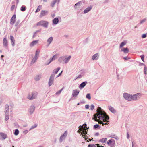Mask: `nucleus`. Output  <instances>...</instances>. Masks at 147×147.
<instances>
[{"label":"nucleus","instance_id":"f704fd0d","mask_svg":"<svg viewBox=\"0 0 147 147\" xmlns=\"http://www.w3.org/2000/svg\"><path fill=\"white\" fill-rule=\"evenodd\" d=\"M19 131L18 129H16L15 130V132H14V134L15 135H17L18 134H19Z\"/></svg>","mask_w":147,"mask_h":147},{"label":"nucleus","instance_id":"052dcab7","mask_svg":"<svg viewBox=\"0 0 147 147\" xmlns=\"http://www.w3.org/2000/svg\"><path fill=\"white\" fill-rule=\"evenodd\" d=\"M96 145H97V146L98 147H100V146H99V144H96Z\"/></svg>","mask_w":147,"mask_h":147},{"label":"nucleus","instance_id":"4be33fe9","mask_svg":"<svg viewBox=\"0 0 147 147\" xmlns=\"http://www.w3.org/2000/svg\"><path fill=\"white\" fill-rule=\"evenodd\" d=\"M121 51L124 52L125 53H127L129 52V50L127 48H124L121 49Z\"/></svg>","mask_w":147,"mask_h":147},{"label":"nucleus","instance_id":"6ab92c4d","mask_svg":"<svg viewBox=\"0 0 147 147\" xmlns=\"http://www.w3.org/2000/svg\"><path fill=\"white\" fill-rule=\"evenodd\" d=\"M38 42V40L33 41L30 44L31 46H33L35 45L36 44H37Z\"/></svg>","mask_w":147,"mask_h":147},{"label":"nucleus","instance_id":"774afa93","mask_svg":"<svg viewBox=\"0 0 147 147\" xmlns=\"http://www.w3.org/2000/svg\"><path fill=\"white\" fill-rule=\"evenodd\" d=\"M1 57H3V55H2L1 56Z\"/></svg>","mask_w":147,"mask_h":147},{"label":"nucleus","instance_id":"7ed1b4c3","mask_svg":"<svg viewBox=\"0 0 147 147\" xmlns=\"http://www.w3.org/2000/svg\"><path fill=\"white\" fill-rule=\"evenodd\" d=\"M141 94H137L133 96H131V101L132 100H136L139 98Z\"/></svg>","mask_w":147,"mask_h":147},{"label":"nucleus","instance_id":"37998d69","mask_svg":"<svg viewBox=\"0 0 147 147\" xmlns=\"http://www.w3.org/2000/svg\"><path fill=\"white\" fill-rule=\"evenodd\" d=\"M9 115H6L5 118V121L9 119Z\"/></svg>","mask_w":147,"mask_h":147},{"label":"nucleus","instance_id":"a211bd4d","mask_svg":"<svg viewBox=\"0 0 147 147\" xmlns=\"http://www.w3.org/2000/svg\"><path fill=\"white\" fill-rule=\"evenodd\" d=\"M67 131H66L61 136L60 139L61 140V141L64 137H65L67 136Z\"/></svg>","mask_w":147,"mask_h":147},{"label":"nucleus","instance_id":"9b49d317","mask_svg":"<svg viewBox=\"0 0 147 147\" xmlns=\"http://www.w3.org/2000/svg\"><path fill=\"white\" fill-rule=\"evenodd\" d=\"M115 141L113 139H111L107 142V144L109 145H112L114 144Z\"/></svg>","mask_w":147,"mask_h":147},{"label":"nucleus","instance_id":"ddd939ff","mask_svg":"<svg viewBox=\"0 0 147 147\" xmlns=\"http://www.w3.org/2000/svg\"><path fill=\"white\" fill-rule=\"evenodd\" d=\"M10 39L11 40V43L13 46H14L15 44V40L13 37L12 36H10Z\"/></svg>","mask_w":147,"mask_h":147},{"label":"nucleus","instance_id":"473e14b6","mask_svg":"<svg viewBox=\"0 0 147 147\" xmlns=\"http://www.w3.org/2000/svg\"><path fill=\"white\" fill-rule=\"evenodd\" d=\"M107 138H104L101 139L100 141L102 142H105L107 141Z\"/></svg>","mask_w":147,"mask_h":147},{"label":"nucleus","instance_id":"423d86ee","mask_svg":"<svg viewBox=\"0 0 147 147\" xmlns=\"http://www.w3.org/2000/svg\"><path fill=\"white\" fill-rule=\"evenodd\" d=\"M32 96L31 97L30 96V95H28L27 97V98L30 100H32L33 99L35 98L36 96V93H32Z\"/></svg>","mask_w":147,"mask_h":147},{"label":"nucleus","instance_id":"bf43d9fd","mask_svg":"<svg viewBox=\"0 0 147 147\" xmlns=\"http://www.w3.org/2000/svg\"><path fill=\"white\" fill-rule=\"evenodd\" d=\"M36 126H37V125H35V126H34V127H32V128H35V127H36Z\"/></svg>","mask_w":147,"mask_h":147},{"label":"nucleus","instance_id":"5fc2aeb1","mask_svg":"<svg viewBox=\"0 0 147 147\" xmlns=\"http://www.w3.org/2000/svg\"><path fill=\"white\" fill-rule=\"evenodd\" d=\"M71 58V56H69L67 58V59L68 60V61L70 60V59Z\"/></svg>","mask_w":147,"mask_h":147},{"label":"nucleus","instance_id":"cd10ccee","mask_svg":"<svg viewBox=\"0 0 147 147\" xmlns=\"http://www.w3.org/2000/svg\"><path fill=\"white\" fill-rule=\"evenodd\" d=\"M40 51L37 50L36 52V54L35 57H36L38 58V57L39 56V54L40 53Z\"/></svg>","mask_w":147,"mask_h":147},{"label":"nucleus","instance_id":"de8ad7c7","mask_svg":"<svg viewBox=\"0 0 147 147\" xmlns=\"http://www.w3.org/2000/svg\"><path fill=\"white\" fill-rule=\"evenodd\" d=\"M98 126L99 125L98 124H96L94 126V128H98Z\"/></svg>","mask_w":147,"mask_h":147},{"label":"nucleus","instance_id":"e2e57ef3","mask_svg":"<svg viewBox=\"0 0 147 147\" xmlns=\"http://www.w3.org/2000/svg\"><path fill=\"white\" fill-rule=\"evenodd\" d=\"M129 137V134H127V138H128Z\"/></svg>","mask_w":147,"mask_h":147},{"label":"nucleus","instance_id":"f3484780","mask_svg":"<svg viewBox=\"0 0 147 147\" xmlns=\"http://www.w3.org/2000/svg\"><path fill=\"white\" fill-rule=\"evenodd\" d=\"M59 22V20L58 18H54L53 20V22L54 24H56Z\"/></svg>","mask_w":147,"mask_h":147},{"label":"nucleus","instance_id":"a18cd8bd","mask_svg":"<svg viewBox=\"0 0 147 147\" xmlns=\"http://www.w3.org/2000/svg\"><path fill=\"white\" fill-rule=\"evenodd\" d=\"M64 60L65 61V63H66L68 61V60L67 59V58L65 57V59Z\"/></svg>","mask_w":147,"mask_h":147},{"label":"nucleus","instance_id":"4d7b16f0","mask_svg":"<svg viewBox=\"0 0 147 147\" xmlns=\"http://www.w3.org/2000/svg\"><path fill=\"white\" fill-rule=\"evenodd\" d=\"M124 59H125V60H127V57H125L124 58Z\"/></svg>","mask_w":147,"mask_h":147},{"label":"nucleus","instance_id":"72a5a7b5","mask_svg":"<svg viewBox=\"0 0 147 147\" xmlns=\"http://www.w3.org/2000/svg\"><path fill=\"white\" fill-rule=\"evenodd\" d=\"M86 98L89 100L91 99V97L90 96V94H88L86 95Z\"/></svg>","mask_w":147,"mask_h":147},{"label":"nucleus","instance_id":"e433bc0d","mask_svg":"<svg viewBox=\"0 0 147 147\" xmlns=\"http://www.w3.org/2000/svg\"><path fill=\"white\" fill-rule=\"evenodd\" d=\"M26 10V7H24L23 6H22L21 7V10L22 11H24Z\"/></svg>","mask_w":147,"mask_h":147},{"label":"nucleus","instance_id":"3c124183","mask_svg":"<svg viewBox=\"0 0 147 147\" xmlns=\"http://www.w3.org/2000/svg\"><path fill=\"white\" fill-rule=\"evenodd\" d=\"M5 109H9V106L8 105H6L5 106Z\"/></svg>","mask_w":147,"mask_h":147},{"label":"nucleus","instance_id":"f8f14e48","mask_svg":"<svg viewBox=\"0 0 147 147\" xmlns=\"http://www.w3.org/2000/svg\"><path fill=\"white\" fill-rule=\"evenodd\" d=\"M0 135L1 137L3 139H5L7 137V135L6 134L4 133H0Z\"/></svg>","mask_w":147,"mask_h":147},{"label":"nucleus","instance_id":"b1692460","mask_svg":"<svg viewBox=\"0 0 147 147\" xmlns=\"http://www.w3.org/2000/svg\"><path fill=\"white\" fill-rule=\"evenodd\" d=\"M34 110V106H31L30 109V112L31 113L33 112Z\"/></svg>","mask_w":147,"mask_h":147},{"label":"nucleus","instance_id":"69168bd1","mask_svg":"<svg viewBox=\"0 0 147 147\" xmlns=\"http://www.w3.org/2000/svg\"><path fill=\"white\" fill-rule=\"evenodd\" d=\"M43 1L45 2H47V0H43Z\"/></svg>","mask_w":147,"mask_h":147},{"label":"nucleus","instance_id":"2f4dec72","mask_svg":"<svg viewBox=\"0 0 147 147\" xmlns=\"http://www.w3.org/2000/svg\"><path fill=\"white\" fill-rule=\"evenodd\" d=\"M86 130V129H85L84 130H82V132H81V134H86L87 133Z\"/></svg>","mask_w":147,"mask_h":147},{"label":"nucleus","instance_id":"a19ab883","mask_svg":"<svg viewBox=\"0 0 147 147\" xmlns=\"http://www.w3.org/2000/svg\"><path fill=\"white\" fill-rule=\"evenodd\" d=\"M15 5H12L11 8V11H13L14 8H15Z\"/></svg>","mask_w":147,"mask_h":147},{"label":"nucleus","instance_id":"8fccbe9b","mask_svg":"<svg viewBox=\"0 0 147 147\" xmlns=\"http://www.w3.org/2000/svg\"><path fill=\"white\" fill-rule=\"evenodd\" d=\"M80 2H78L76 4H75V7L77 5H80Z\"/></svg>","mask_w":147,"mask_h":147},{"label":"nucleus","instance_id":"13d9d810","mask_svg":"<svg viewBox=\"0 0 147 147\" xmlns=\"http://www.w3.org/2000/svg\"><path fill=\"white\" fill-rule=\"evenodd\" d=\"M99 134L98 133H96L95 134V135H96V136H97Z\"/></svg>","mask_w":147,"mask_h":147},{"label":"nucleus","instance_id":"a878e982","mask_svg":"<svg viewBox=\"0 0 147 147\" xmlns=\"http://www.w3.org/2000/svg\"><path fill=\"white\" fill-rule=\"evenodd\" d=\"M60 69V67H58L56 69H55L53 71V72L55 74H57Z\"/></svg>","mask_w":147,"mask_h":147},{"label":"nucleus","instance_id":"4c0bfd02","mask_svg":"<svg viewBox=\"0 0 147 147\" xmlns=\"http://www.w3.org/2000/svg\"><path fill=\"white\" fill-rule=\"evenodd\" d=\"M63 88H62L61 90H60L58 91V92H57L56 93V94L58 95V94H59L61 93V92L63 90Z\"/></svg>","mask_w":147,"mask_h":147},{"label":"nucleus","instance_id":"c85d7f7f","mask_svg":"<svg viewBox=\"0 0 147 147\" xmlns=\"http://www.w3.org/2000/svg\"><path fill=\"white\" fill-rule=\"evenodd\" d=\"M37 59V58H36V57L34 56V57L31 63H34V62H35L36 61Z\"/></svg>","mask_w":147,"mask_h":147},{"label":"nucleus","instance_id":"39448f33","mask_svg":"<svg viewBox=\"0 0 147 147\" xmlns=\"http://www.w3.org/2000/svg\"><path fill=\"white\" fill-rule=\"evenodd\" d=\"M57 58V55L56 54L54 55L53 57L49 59V62L46 63L45 65H47L49 64L51 62L53 61V60H54L56 59Z\"/></svg>","mask_w":147,"mask_h":147},{"label":"nucleus","instance_id":"ea45409f","mask_svg":"<svg viewBox=\"0 0 147 147\" xmlns=\"http://www.w3.org/2000/svg\"><path fill=\"white\" fill-rule=\"evenodd\" d=\"M96 146L94 144H89L88 146V147H96Z\"/></svg>","mask_w":147,"mask_h":147},{"label":"nucleus","instance_id":"49530a36","mask_svg":"<svg viewBox=\"0 0 147 147\" xmlns=\"http://www.w3.org/2000/svg\"><path fill=\"white\" fill-rule=\"evenodd\" d=\"M141 57L142 61L144 62V56L143 55H142L141 56Z\"/></svg>","mask_w":147,"mask_h":147},{"label":"nucleus","instance_id":"6e6552de","mask_svg":"<svg viewBox=\"0 0 147 147\" xmlns=\"http://www.w3.org/2000/svg\"><path fill=\"white\" fill-rule=\"evenodd\" d=\"M16 19V16L15 15H14L11 19L10 24H13L15 23Z\"/></svg>","mask_w":147,"mask_h":147},{"label":"nucleus","instance_id":"09e8293b","mask_svg":"<svg viewBox=\"0 0 147 147\" xmlns=\"http://www.w3.org/2000/svg\"><path fill=\"white\" fill-rule=\"evenodd\" d=\"M146 37V35L145 34H144L142 35V37L143 38H144Z\"/></svg>","mask_w":147,"mask_h":147},{"label":"nucleus","instance_id":"2eb2a0df","mask_svg":"<svg viewBox=\"0 0 147 147\" xmlns=\"http://www.w3.org/2000/svg\"><path fill=\"white\" fill-rule=\"evenodd\" d=\"M3 45L6 47L8 45L7 41L5 38H4L3 39Z\"/></svg>","mask_w":147,"mask_h":147},{"label":"nucleus","instance_id":"338daca9","mask_svg":"<svg viewBox=\"0 0 147 147\" xmlns=\"http://www.w3.org/2000/svg\"><path fill=\"white\" fill-rule=\"evenodd\" d=\"M84 136H84L83 135L82 136V137H83V138H84Z\"/></svg>","mask_w":147,"mask_h":147},{"label":"nucleus","instance_id":"bb28decb","mask_svg":"<svg viewBox=\"0 0 147 147\" xmlns=\"http://www.w3.org/2000/svg\"><path fill=\"white\" fill-rule=\"evenodd\" d=\"M86 85L85 83V82H83L80 85L79 88H80V87L83 88Z\"/></svg>","mask_w":147,"mask_h":147},{"label":"nucleus","instance_id":"7c9ffc66","mask_svg":"<svg viewBox=\"0 0 147 147\" xmlns=\"http://www.w3.org/2000/svg\"><path fill=\"white\" fill-rule=\"evenodd\" d=\"M42 6L41 5H39L38 6L36 12L37 13L41 9Z\"/></svg>","mask_w":147,"mask_h":147},{"label":"nucleus","instance_id":"864d4df0","mask_svg":"<svg viewBox=\"0 0 147 147\" xmlns=\"http://www.w3.org/2000/svg\"><path fill=\"white\" fill-rule=\"evenodd\" d=\"M79 128V129L78 130V133L80 132V131H82V128Z\"/></svg>","mask_w":147,"mask_h":147},{"label":"nucleus","instance_id":"9d476101","mask_svg":"<svg viewBox=\"0 0 147 147\" xmlns=\"http://www.w3.org/2000/svg\"><path fill=\"white\" fill-rule=\"evenodd\" d=\"M79 91L77 90H74L73 92V96L74 97L76 96L79 93Z\"/></svg>","mask_w":147,"mask_h":147},{"label":"nucleus","instance_id":"20e7f679","mask_svg":"<svg viewBox=\"0 0 147 147\" xmlns=\"http://www.w3.org/2000/svg\"><path fill=\"white\" fill-rule=\"evenodd\" d=\"M123 97L124 98L129 101H131V96L129 94L125 93L123 94Z\"/></svg>","mask_w":147,"mask_h":147},{"label":"nucleus","instance_id":"58836bf2","mask_svg":"<svg viewBox=\"0 0 147 147\" xmlns=\"http://www.w3.org/2000/svg\"><path fill=\"white\" fill-rule=\"evenodd\" d=\"M144 74H147V68L146 67H144Z\"/></svg>","mask_w":147,"mask_h":147},{"label":"nucleus","instance_id":"f257e3e1","mask_svg":"<svg viewBox=\"0 0 147 147\" xmlns=\"http://www.w3.org/2000/svg\"><path fill=\"white\" fill-rule=\"evenodd\" d=\"M97 111V113L93 115L92 119L98 122L100 124H102V125L107 124L106 123H103L102 121L104 122L107 121L109 119L108 116L104 111L102 110L100 107L98 108Z\"/></svg>","mask_w":147,"mask_h":147},{"label":"nucleus","instance_id":"dca6fc26","mask_svg":"<svg viewBox=\"0 0 147 147\" xmlns=\"http://www.w3.org/2000/svg\"><path fill=\"white\" fill-rule=\"evenodd\" d=\"M92 7L91 6H90L89 7H88L86 8L84 11V13H86L90 11L91 9H92Z\"/></svg>","mask_w":147,"mask_h":147},{"label":"nucleus","instance_id":"6e6d98bb","mask_svg":"<svg viewBox=\"0 0 147 147\" xmlns=\"http://www.w3.org/2000/svg\"><path fill=\"white\" fill-rule=\"evenodd\" d=\"M62 72V71H61V72L58 75L57 77H59V76L61 75V74Z\"/></svg>","mask_w":147,"mask_h":147},{"label":"nucleus","instance_id":"f03ea898","mask_svg":"<svg viewBox=\"0 0 147 147\" xmlns=\"http://www.w3.org/2000/svg\"><path fill=\"white\" fill-rule=\"evenodd\" d=\"M48 24V22L47 21L41 20L38 22L37 24V26H42L45 27H47Z\"/></svg>","mask_w":147,"mask_h":147},{"label":"nucleus","instance_id":"79ce46f5","mask_svg":"<svg viewBox=\"0 0 147 147\" xmlns=\"http://www.w3.org/2000/svg\"><path fill=\"white\" fill-rule=\"evenodd\" d=\"M94 106L93 105H91L90 106V109L92 110L94 109Z\"/></svg>","mask_w":147,"mask_h":147},{"label":"nucleus","instance_id":"4468645a","mask_svg":"<svg viewBox=\"0 0 147 147\" xmlns=\"http://www.w3.org/2000/svg\"><path fill=\"white\" fill-rule=\"evenodd\" d=\"M60 0H54L51 3V5L52 7H53L55 3H59V2Z\"/></svg>","mask_w":147,"mask_h":147},{"label":"nucleus","instance_id":"680f3d73","mask_svg":"<svg viewBox=\"0 0 147 147\" xmlns=\"http://www.w3.org/2000/svg\"><path fill=\"white\" fill-rule=\"evenodd\" d=\"M145 21V20H142V21H141L140 22V23H142L143 22H144V21Z\"/></svg>","mask_w":147,"mask_h":147},{"label":"nucleus","instance_id":"393cba45","mask_svg":"<svg viewBox=\"0 0 147 147\" xmlns=\"http://www.w3.org/2000/svg\"><path fill=\"white\" fill-rule=\"evenodd\" d=\"M53 37H50L47 40V42L49 43V45L51 42L53 40Z\"/></svg>","mask_w":147,"mask_h":147},{"label":"nucleus","instance_id":"412c9836","mask_svg":"<svg viewBox=\"0 0 147 147\" xmlns=\"http://www.w3.org/2000/svg\"><path fill=\"white\" fill-rule=\"evenodd\" d=\"M109 110L112 113H114L115 112V110L111 106H109Z\"/></svg>","mask_w":147,"mask_h":147},{"label":"nucleus","instance_id":"aec40b11","mask_svg":"<svg viewBox=\"0 0 147 147\" xmlns=\"http://www.w3.org/2000/svg\"><path fill=\"white\" fill-rule=\"evenodd\" d=\"M64 59L65 57H61L59 59V61L61 63H65V61L64 60Z\"/></svg>","mask_w":147,"mask_h":147},{"label":"nucleus","instance_id":"c03bdc74","mask_svg":"<svg viewBox=\"0 0 147 147\" xmlns=\"http://www.w3.org/2000/svg\"><path fill=\"white\" fill-rule=\"evenodd\" d=\"M86 127V126L84 125H83L82 126L81 128H82V130H84L85 129H86L85 128Z\"/></svg>","mask_w":147,"mask_h":147},{"label":"nucleus","instance_id":"0e129e2a","mask_svg":"<svg viewBox=\"0 0 147 147\" xmlns=\"http://www.w3.org/2000/svg\"><path fill=\"white\" fill-rule=\"evenodd\" d=\"M111 137H112V138H115V137H114L113 136H111Z\"/></svg>","mask_w":147,"mask_h":147},{"label":"nucleus","instance_id":"c9c22d12","mask_svg":"<svg viewBox=\"0 0 147 147\" xmlns=\"http://www.w3.org/2000/svg\"><path fill=\"white\" fill-rule=\"evenodd\" d=\"M41 77L39 75H37L36 76L35 79L36 80H38Z\"/></svg>","mask_w":147,"mask_h":147},{"label":"nucleus","instance_id":"c756f323","mask_svg":"<svg viewBox=\"0 0 147 147\" xmlns=\"http://www.w3.org/2000/svg\"><path fill=\"white\" fill-rule=\"evenodd\" d=\"M126 44V42H122L120 45V47H122L124 45H125Z\"/></svg>","mask_w":147,"mask_h":147},{"label":"nucleus","instance_id":"603ef678","mask_svg":"<svg viewBox=\"0 0 147 147\" xmlns=\"http://www.w3.org/2000/svg\"><path fill=\"white\" fill-rule=\"evenodd\" d=\"M85 107L86 109H88L89 107V106L88 105H85Z\"/></svg>","mask_w":147,"mask_h":147},{"label":"nucleus","instance_id":"5701e85b","mask_svg":"<svg viewBox=\"0 0 147 147\" xmlns=\"http://www.w3.org/2000/svg\"><path fill=\"white\" fill-rule=\"evenodd\" d=\"M98 58V54L96 53L92 57V59L93 60L97 59Z\"/></svg>","mask_w":147,"mask_h":147},{"label":"nucleus","instance_id":"1a4fd4ad","mask_svg":"<svg viewBox=\"0 0 147 147\" xmlns=\"http://www.w3.org/2000/svg\"><path fill=\"white\" fill-rule=\"evenodd\" d=\"M48 12L47 11L42 10L41 11L40 14V17H42L46 15L48 13Z\"/></svg>","mask_w":147,"mask_h":147},{"label":"nucleus","instance_id":"0eeeda50","mask_svg":"<svg viewBox=\"0 0 147 147\" xmlns=\"http://www.w3.org/2000/svg\"><path fill=\"white\" fill-rule=\"evenodd\" d=\"M54 76L53 75H51L50 76V78L49 82V86L51 85L53 83Z\"/></svg>","mask_w":147,"mask_h":147}]
</instances>
